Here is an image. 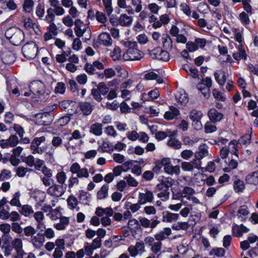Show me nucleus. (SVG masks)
Segmentation results:
<instances>
[{
  "instance_id": "nucleus-26",
  "label": "nucleus",
  "mask_w": 258,
  "mask_h": 258,
  "mask_svg": "<svg viewBox=\"0 0 258 258\" xmlns=\"http://www.w3.org/2000/svg\"><path fill=\"white\" fill-rule=\"evenodd\" d=\"M90 132L96 136H101L103 133L102 124L98 122L92 124L90 128Z\"/></svg>"
},
{
  "instance_id": "nucleus-48",
  "label": "nucleus",
  "mask_w": 258,
  "mask_h": 258,
  "mask_svg": "<svg viewBox=\"0 0 258 258\" xmlns=\"http://www.w3.org/2000/svg\"><path fill=\"white\" fill-rule=\"evenodd\" d=\"M45 141V138L44 136L35 138L31 143L30 147H39L40 144Z\"/></svg>"
},
{
  "instance_id": "nucleus-3",
  "label": "nucleus",
  "mask_w": 258,
  "mask_h": 258,
  "mask_svg": "<svg viewBox=\"0 0 258 258\" xmlns=\"http://www.w3.org/2000/svg\"><path fill=\"white\" fill-rule=\"evenodd\" d=\"M5 36L11 43L18 46L24 40V34L23 31L17 27H11L5 32Z\"/></svg>"
},
{
  "instance_id": "nucleus-46",
  "label": "nucleus",
  "mask_w": 258,
  "mask_h": 258,
  "mask_svg": "<svg viewBox=\"0 0 258 258\" xmlns=\"http://www.w3.org/2000/svg\"><path fill=\"white\" fill-rule=\"evenodd\" d=\"M12 177V172L7 169H3L0 173V181L9 179Z\"/></svg>"
},
{
  "instance_id": "nucleus-39",
  "label": "nucleus",
  "mask_w": 258,
  "mask_h": 258,
  "mask_svg": "<svg viewBox=\"0 0 258 258\" xmlns=\"http://www.w3.org/2000/svg\"><path fill=\"white\" fill-rule=\"evenodd\" d=\"M164 169L166 172L170 174H178L180 173V167L178 165L175 166H172L170 165H167L164 167Z\"/></svg>"
},
{
  "instance_id": "nucleus-38",
  "label": "nucleus",
  "mask_w": 258,
  "mask_h": 258,
  "mask_svg": "<svg viewBox=\"0 0 258 258\" xmlns=\"http://www.w3.org/2000/svg\"><path fill=\"white\" fill-rule=\"evenodd\" d=\"M167 145L174 149H179L181 148V142L175 138H172L168 141Z\"/></svg>"
},
{
  "instance_id": "nucleus-47",
  "label": "nucleus",
  "mask_w": 258,
  "mask_h": 258,
  "mask_svg": "<svg viewBox=\"0 0 258 258\" xmlns=\"http://www.w3.org/2000/svg\"><path fill=\"white\" fill-rule=\"evenodd\" d=\"M245 186L243 181L237 180L234 181V188L236 192H241L244 189Z\"/></svg>"
},
{
  "instance_id": "nucleus-43",
  "label": "nucleus",
  "mask_w": 258,
  "mask_h": 258,
  "mask_svg": "<svg viewBox=\"0 0 258 258\" xmlns=\"http://www.w3.org/2000/svg\"><path fill=\"white\" fill-rule=\"evenodd\" d=\"M103 5L105 7V11L108 16H110L113 11L111 0H102Z\"/></svg>"
},
{
  "instance_id": "nucleus-14",
  "label": "nucleus",
  "mask_w": 258,
  "mask_h": 258,
  "mask_svg": "<svg viewBox=\"0 0 258 258\" xmlns=\"http://www.w3.org/2000/svg\"><path fill=\"white\" fill-rule=\"evenodd\" d=\"M98 41L100 44L106 47H109L112 44V39L110 34L106 32L101 33L98 37Z\"/></svg>"
},
{
  "instance_id": "nucleus-31",
  "label": "nucleus",
  "mask_w": 258,
  "mask_h": 258,
  "mask_svg": "<svg viewBox=\"0 0 258 258\" xmlns=\"http://www.w3.org/2000/svg\"><path fill=\"white\" fill-rule=\"evenodd\" d=\"M75 24L76 26L75 28V31L76 35L79 37L83 36V34L86 31L87 28H81V25H83V23L79 19L75 21Z\"/></svg>"
},
{
  "instance_id": "nucleus-45",
  "label": "nucleus",
  "mask_w": 258,
  "mask_h": 258,
  "mask_svg": "<svg viewBox=\"0 0 258 258\" xmlns=\"http://www.w3.org/2000/svg\"><path fill=\"white\" fill-rule=\"evenodd\" d=\"M21 214L25 216H29L30 214L34 213V211L31 206L28 205H25L22 207Z\"/></svg>"
},
{
  "instance_id": "nucleus-5",
  "label": "nucleus",
  "mask_w": 258,
  "mask_h": 258,
  "mask_svg": "<svg viewBox=\"0 0 258 258\" xmlns=\"http://www.w3.org/2000/svg\"><path fill=\"white\" fill-rule=\"evenodd\" d=\"M22 51L25 58L31 59L36 57L38 53V48L34 42H30L22 47Z\"/></svg>"
},
{
  "instance_id": "nucleus-36",
  "label": "nucleus",
  "mask_w": 258,
  "mask_h": 258,
  "mask_svg": "<svg viewBox=\"0 0 258 258\" xmlns=\"http://www.w3.org/2000/svg\"><path fill=\"white\" fill-rule=\"evenodd\" d=\"M245 179L250 184H258V170L248 175Z\"/></svg>"
},
{
  "instance_id": "nucleus-34",
  "label": "nucleus",
  "mask_w": 258,
  "mask_h": 258,
  "mask_svg": "<svg viewBox=\"0 0 258 258\" xmlns=\"http://www.w3.org/2000/svg\"><path fill=\"white\" fill-rule=\"evenodd\" d=\"M247 108L249 110H253L251 113L252 116L258 117V106L255 101L250 100L248 103Z\"/></svg>"
},
{
  "instance_id": "nucleus-1",
  "label": "nucleus",
  "mask_w": 258,
  "mask_h": 258,
  "mask_svg": "<svg viewBox=\"0 0 258 258\" xmlns=\"http://www.w3.org/2000/svg\"><path fill=\"white\" fill-rule=\"evenodd\" d=\"M31 92L41 101H45L48 98L50 91L46 89L44 84L40 81L32 82L29 85Z\"/></svg>"
},
{
  "instance_id": "nucleus-25",
  "label": "nucleus",
  "mask_w": 258,
  "mask_h": 258,
  "mask_svg": "<svg viewBox=\"0 0 258 258\" xmlns=\"http://www.w3.org/2000/svg\"><path fill=\"white\" fill-rule=\"evenodd\" d=\"M161 39L164 48L168 50H171L172 48L173 41L169 35L163 34Z\"/></svg>"
},
{
  "instance_id": "nucleus-4",
  "label": "nucleus",
  "mask_w": 258,
  "mask_h": 258,
  "mask_svg": "<svg viewBox=\"0 0 258 258\" xmlns=\"http://www.w3.org/2000/svg\"><path fill=\"white\" fill-rule=\"evenodd\" d=\"M170 185V183L167 180H163L158 184L156 186V190L159 192L158 193L157 197L163 201L168 200L170 195L169 187Z\"/></svg>"
},
{
  "instance_id": "nucleus-8",
  "label": "nucleus",
  "mask_w": 258,
  "mask_h": 258,
  "mask_svg": "<svg viewBox=\"0 0 258 258\" xmlns=\"http://www.w3.org/2000/svg\"><path fill=\"white\" fill-rule=\"evenodd\" d=\"M12 247L14 249L16 255L15 258H23L26 254L24 251L22 240L20 238H15L11 242Z\"/></svg>"
},
{
  "instance_id": "nucleus-62",
  "label": "nucleus",
  "mask_w": 258,
  "mask_h": 258,
  "mask_svg": "<svg viewBox=\"0 0 258 258\" xmlns=\"http://www.w3.org/2000/svg\"><path fill=\"white\" fill-rule=\"evenodd\" d=\"M8 140L9 142V145H10V147H15L19 142L18 137L15 135L10 136Z\"/></svg>"
},
{
  "instance_id": "nucleus-44",
  "label": "nucleus",
  "mask_w": 258,
  "mask_h": 258,
  "mask_svg": "<svg viewBox=\"0 0 258 258\" xmlns=\"http://www.w3.org/2000/svg\"><path fill=\"white\" fill-rule=\"evenodd\" d=\"M31 169H28L24 166H20L15 169L17 175L20 177L25 176L27 172L31 171Z\"/></svg>"
},
{
  "instance_id": "nucleus-53",
  "label": "nucleus",
  "mask_w": 258,
  "mask_h": 258,
  "mask_svg": "<svg viewBox=\"0 0 258 258\" xmlns=\"http://www.w3.org/2000/svg\"><path fill=\"white\" fill-rule=\"evenodd\" d=\"M251 135L250 134H246L242 137L238 141V143L241 145H247L250 143Z\"/></svg>"
},
{
  "instance_id": "nucleus-61",
  "label": "nucleus",
  "mask_w": 258,
  "mask_h": 258,
  "mask_svg": "<svg viewBox=\"0 0 258 258\" xmlns=\"http://www.w3.org/2000/svg\"><path fill=\"white\" fill-rule=\"evenodd\" d=\"M57 181L62 185L66 180V175L64 172H60L57 173L56 175Z\"/></svg>"
},
{
  "instance_id": "nucleus-40",
  "label": "nucleus",
  "mask_w": 258,
  "mask_h": 258,
  "mask_svg": "<svg viewBox=\"0 0 258 258\" xmlns=\"http://www.w3.org/2000/svg\"><path fill=\"white\" fill-rule=\"evenodd\" d=\"M47 15L44 18V20L50 23L53 22L55 19V13L53 9L52 8H49L47 10Z\"/></svg>"
},
{
  "instance_id": "nucleus-52",
  "label": "nucleus",
  "mask_w": 258,
  "mask_h": 258,
  "mask_svg": "<svg viewBox=\"0 0 258 258\" xmlns=\"http://www.w3.org/2000/svg\"><path fill=\"white\" fill-rule=\"evenodd\" d=\"M97 89L100 94L103 95H106L109 91V88L104 82H100L97 85Z\"/></svg>"
},
{
  "instance_id": "nucleus-41",
  "label": "nucleus",
  "mask_w": 258,
  "mask_h": 258,
  "mask_svg": "<svg viewBox=\"0 0 258 258\" xmlns=\"http://www.w3.org/2000/svg\"><path fill=\"white\" fill-rule=\"evenodd\" d=\"M24 235L26 237H31V238L34 236L37 232V230L32 226H28L25 227L23 229Z\"/></svg>"
},
{
  "instance_id": "nucleus-17",
  "label": "nucleus",
  "mask_w": 258,
  "mask_h": 258,
  "mask_svg": "<svg viewBox=\"0 0 258 258\" xmlns=\"http://www.w3.org/2000/svg\"><path fill=\"white\" fill-rule=\"evenodd\" d=\"M227 73L224 70L217 71L214 73L215 79L217 83L223 86L227 80Z\"/></svg>"
},
{
  "instance_id": "nucleus-54",
  "label": "nucleus",
  "mask_w": 258,
  "mask_h": 258,
  "mask_svg": "<svg viewBox=\"0 0 258 258\" xmlns=\"http://www.w3.org/2000/svg\"><path fill=\"white\" fill-rule=\"evenodd\" d=\"M105 133L109 136L115 138L117 136V133L113 126H108L105 128Z\"/></svg>"
},
{
  "instance_id": "nucleus-56",
  "label": "nucleus",
  "mask_w": 258,
  "mask_h": 258,
  "mask_svg": "<svg viewBox=\"0 0 258 258\" xmlns=\"http://www.w3.org/2000/svg\"><path fill=\"white\" fill-rule=\"evenodd\" d=\"M44 8L40 4H39L36 9V14L37 16L40 19L44 20Z\"/></svg>"
},
{
  "instance_id": "nucleus-29",
  "label": "nucleus",
  "mask_w": 258,
  "mask_h": 258,
  "mask_svg": "<svg viewBox=\"0 0 258 258\" xmlns=\"http://www.w3.org/2000/svg\"><path fill=\"white\" fill-rule=\"evenodd\" d=\"M132 22V17L127 16L126 14L121 15L118 20L119 24L122 26H129L131 25Z\"/></svg>"
},
{
  "instance_id": "nucleus-64",
  "label": "nucleus",
  "mask_w": 258,
  "mask_h": 258,
  "mask_svg": "<svg viewBox=\"0 0 258 258\" xmlns=\"http://www.w3.org/2000/svg\"><path fill=\"white\" fill-rule=\"evenodd\" d=\"M139 134L135 131L128 132L126 134V137L132 141H135L139 138Z\"/></svg>"
},
{
  "instance_id": "nucleus-59",
  "label": "nucleus",
  "mask_w": 258,
  "mask_h": 258,
  "mask_svg": "<svg viewBox=\"0 0 258 258\" xmlns=\"http://www.w3.org/2000/svg\"><path fill=\"white\" fill-rule=\"evenodd\" d=\"M233 57L236 60H240L241 58L246 59V54L244 50H240L239 52L233 53Z\"/></svg>"
},
{
  "instance_id": "nucleus-12",
  "label": "nucleus",
  "mask_w": 258,
  "mask_h": 258,
  "mask_svg": "<svg viewBox=\"0 0 258 258\" xmlns=\"http://www.w3.org/2000/svg\"><path fill=\"white\" fill-rule=\"evenodd\" d=\"M45 242L44 235L40 232L37 233L31 238L30 242L36 249H40Z\"/></svg>"
},
{
  "instance_id": "nucleus-23",
  "label": "nucleus",
  "mask_w": 258,
  "mask_h": 258,
  "mask_svg": "<svg viewBox=\"0 0 258 258\" xmlns=\"http://www.w3.org/2000/svg\"><path fill=\"white\" fill-rule=\"evenodd\" d=\"M114 212L113 209L110 207L106 208H102L97 207L96 209L95 214L98 217H104V215L108 216H111L113 215Z\"/></svg>"
},
{
  "instance_id": "nucleus-6",
  "label": "nucleus",
  "mask_w": 258,
  "mask_h": 258,
  "mask_svg": "<svg viewBox=\"0 0 258 258\" xmlns=\"http://www.w3.org/2000/svg\"><path fill=\"white\" fill-rule=\"evenodd\" d=\"M189 118L192 120V125L196 130H200L203 125L201 120L203 116V114L201 111L193 109L189 114Z\"/></svg>"
},
{
  "instance_id": "nucleus-51",
  "label": "nucleus",
  "mask_w": 258,
  "mask_h": 258,
  "mask_svg": "<svg viewBox=\"0 0 258 258\" xmlns=\"http://www.w3.org/2000/svg\"><path fill=\"white\" fill-rule=\"evenodd\" d=\"M225 253V250L223 248H213L210 252V255H212L213 254H215V255L221 257L224 255Z\"/></svg>"
},
{
  "instance_id": "nucleus-60",
  "label": "nucleus",
  "mask_w": 258,
  "mask_h": 258,
  "mask_svg": "<svg viewBox=\"0 0 258 258\" xmlns=\"http://www.w3.org/2000/svg\"><path fill=\"white\" fill-rule=\"evenodd\" d=\"M67 202L69 206L72 209H75L78 204L77 199L74 196L69 197Z\"/></svg>"
},
{
  "instance_id": "nucleus-27",
  "label": "nucleus",
  "mask_w": 258,
  "mask_h": 258,
  "mask_svg": "<svg viewBox=\"0 0 258 258\" xmlns=\"http://www.w3.org/2000/svg\"><path fill=\"white\" fill-rule=\"evenodd\" d=\"M182 69L184 70L189 75L193 78H199L198 69L192 68L186 64L182 66Z\"/></svg>"
},
{
  "instance_id": "nucleus-22",
  "label": "nucleus",
  "mask_w": 258,
  "mask_h": 258,
  "mask_svg": "<svg viewBox=\"0 0 258 258\" xmlns=\"http://www.w3.org/2000/svg\"><path fill=\"white\" fill-rule=\"evenodd\" d=\"M162 221L165 222L171 223L178 220L179 216L176 213H172L168 212H164L162 213Z\"/></svg>"
},
{
  "instance_id": "nucleus-16",
  "label": "nucleus",
  "mask_w": 258,
  "mask_h": 258,
  "mask_svg": "<svg viewBox=\"0 0 258 258\" xmlns=\"http://www.w3.org/2000/svg\"><path fill=\"white\" fill-rule=\"evenodd\" d=\"M2 59L4 63L10 65L15 61L16 56L13 52L7 50L3 53Z\"/></svg>"
},
{
  "instance_id": "nucleus-7",
  "label": "nucleus",
  "mask_w": 258,
  "mask_h": 258,
  "mask_svg": "<svg viewBox=\"0 0 258 258\" xmlns=\"http://www.w3.org/2000/svg\"><path fill=\"white\" fill-rule=\"evenodd\" d=\"M150 56L153 59H158L165 61L169 60V53L166 50L162 49L160 47H158L154 48L149 52Z\"/></svg>"
},
{
  "instance_id": "nucleus-42",
  "label": "nucleus",
  "mask_w": 258,
  "mask_h": 258,
  "mask_svg": "<svg viewBox=\"0 0 258 258\" xmlns=\"http://www.w3.org/2000/svg\"><path fill=\"white\" fill-rule=\"evenodd\" d=\"M34 7V1L33 0H25L23 5L24 10L27 13H31Z\"/></svg>"
},
{
  "instance_id": "nucleus-57",
  "label": "nucleus",
  "mask_w": 258,
  "mask_h": 258,
  "mask_svg": "<svg viewBox=\"0 0 258 258\" xmlns=\"http://www.w3.org/2000/svg\"><path fill=\"white\" fill-rule=\"evenodd\" d=\"M48 215H49L50 218L52 220L56 221L57 219H59L61 216V214L59 212V210L56 209L55 210H53L50 213L48 214Z\"/></svg>"
},
{
  "instance_id": "nucleus-15",
  "label": "nucleus",
  "mask_w": 258,
  "mask_h": 258,
  "mask_svg": "<svg viewBox=\"0 0 258 258\" xmlns=\"http://www.w3.org/2000/svg\"><path fill=\"white\" fill-rule=\"evenodd\" d=\"M76 103L70 100H63L59 103V107L67 111L69 114H73L74 112L73 108H76Z\"/></svg>"
},
{
  "instance_id": "nucleus-30",
  "label": "nucleus",
  "mask_w": 258,
  "mask_h": 258,
  "mask_svg": "<svg viewBox=\"0 0 258 258\" xmlns=\"http://www.w3.org/2000/svg\"><path fill=\"white\" fill-rule=\"evenodd\" d=\"M80 108L83 113L85 115L90 114L93 110L92 106L87 102L80 103Z\"/></svg>"
},
{
  "instance_id": "nucleus-18",
  "label": "nucleus",
  "mask_w": 258,
  "mask_h": 258,
  "mask_svg": "<svg viewBox=\"0 0 258 258\" xmlns=\"http://www.w3.org/2000/svg\"><path fill=\"white\" fill-rule=\"evenodd\" d=\"M70 219L69 217L61 216L59 218L58 222L54 224V227L58 230H64L69 225Z\"/></svg>"
},
{
  "instance_id": "nucleus-35",
  "label": "nucleus",
  "mask_w": 258,
  "mask_h": 258,
  "mask_svg": "<svg viewBox=\"0 0 258 258\" xmlns=\"http://www.w3.org/2000/svg\"><path fill=\"white\" fill-rule=\"evenodd\" d=\"M175 98L176 101L181 105H184L188 101L187 95L185 93H177L175 94Z\"/></svg>"
},
{
  "instance_id": "nucleus-58",
  "label": "nucleus",
  "mask_w": 258,
  "mask_h": 258,
  "mask_svg": "<svg viewBox=\"0 0 258 258\" xmlns=\"http://www.w3.org/2000/svg\"><path fill=\"white\" fill-rule=\"evenodd\" d=\"M102 150L103 152L111 153L113 151V148L109 142H104L102 143Z\"/></svg>"
},
{
  "instance_id": "nucleus-37",
  "label": "nucleus",
  "mask_w": 258,
  "mask_h": 258,
  "mask_svg": "<svg viewBox=\"0 0 258 258\" xmlns=\"http://www.w3.org/2000/svg\"><path fill=\"white\" fill-rule=\"evenodd\" d=\"M21 196V193L19 191L15 192L13 195V198L10 202V204L12 206H16L17 207H21V204L20 201V197Z\"/></svg>"
},
{
  "instance_id": "nucleus-2",
  "label": "nucleus",
  "mask_w": 258,
  "mask_h": 258,
  "mask_svg": "<svg viewBox=\"0 0 258 258\" xmlns=\"http://www.w3.org/2000/svg\"><path fill=\"white\" fill-rule=\"evenodd\" d=\"M126 44L128 48L123 54V58L125 60H140L144 57V53L137 48L138 44L136 42L128 41Z\"/></svg>"
},
{
  "instance_id": "nucleus-63",
  "label": "nucleus",
  "mask_w": 258,
  "mask_h": 258,
  "mask_svg": "<svg viewBox=\"0 0 258 258\" xmlns=\"http://www.w3.org/2000/svg\"><path fill=\"white\" fill-rule=\"evenodd\" d=\"M121 49L119 47H115L111 53V56L114 60L118 59L121 56Z\"/></svg>"
},
{
  "instance_id": "nucleus-28",
  "label": "nucleus",
  "mask_w": 258,
  "mask_h": 258,
  "mask_svg": "<svg viewBox=\"0 0 258 258\" xmlns=\"http://www.w3.org/2000/svg\"><path fill=\"white\" fill-rule=\"evenodd\" d=\"M143 205L139 201L137 203H132L131 202H126L125 207L127 210H130L131 212L135 213L139 211Z\"/></svg>"
},
{
  "instance_id": "nucleus-13",
  "label": "nucleus",
  "mask_w": 258,
  "mask_h": 258,
  "mask_svg": "<svg viewBox=\"0 0 258 258\" xmlns=\"http://www.w3.org/2000/svg\"><path fill=\"white\" fill-rule=\"evenodd\" d=\"M208 116L212 122L215 123L223 118V114L215 108H212L208 111Z\"/></svg>"
},
{
  "instance_id": "nucleus-9",
  "label": "nucleus",
  "mask_w": 258,
  "mask_h": 258,
  "mask_svg": "<svg viewBox=\"0 0 258 258\" xmlns=\"http://www.w3.org/2000/svg\"><path fill=\"white\" fill-rule=\"evenodd\" d=\"M127 251L133 257L141 254L145 251L144 243L143 241L137 242L135 245L128 247Z\"/></svg>"
},
{
  "instance_id": "nucleus-10",
  "label": "nucleus",
  "mask_w": 258,
  "mask_h": 258,
  "mask_svg": "<svg viewBox=\"0 0 258 258\" xmlns=\"http://www.w3.org/2000/svg\"><path fill=\"white\" fill-rule=\"evenodd\" d=\"M154 198L152 191L145 189L144 192H140L138 196V201L143 205L147 203H151Z\"/></svg>"
},
{
  "instance_id": "nucleus-19",
  "label": "nucleus",
  "mask_w": 258,
  "mask_h": 258,
  "mask_svg": "<svg viewBox=\"0 0 258 258\" xmlns=\"http://www.w3.org/2000/svg\"><path fill=\"white\" fill-rule=\"evenodd\" d=\"M180 112L178 109L173 106L169 107V110L165 112L164 117L167 120H171L179 115Z\"/></svg>"
},
{
  "instance_id": "nucleus-32",
  "label": "nucleus",
  "mask_w": 258,
  "mask_h": 258,
  "mask_svg": "<svg viewBox=\"0 0 258 258\" xmlns=\"http://www.w3.org/2000/svg\"><path fill=\"white\" fill-rule=\"evenodd\" d=\"M108 189L109 186L108 184L103 185L97 192V197L98 199L102 200L105 199L108 196Z\"/></svg>"
},
{
  "instance_id": "nucleus-20",
  "label": "nucleus",
  "mask_w": 258,
  "mask_h": 258,
  "mask_svg": "<svg viewBox=\"0 0 258 258\" xmlns=\"http://www.w3.org/2000/svg\"><path fill=\"white\" fill-rule=\"evenodd\" d=\"M248 214L249 211L247 206L243 205L239 208L236 216L240 221L243 222L245 220L246 217Z\"/></svg>"
},
{
  "instance_id": "nucleus-11",
  "label": "nucleus",
  "mask_w": 258,
  "mask_h": 258,
  "mask_svg": "<svg viewBox=\"0 0 258 258\" xmlns=\"http://www.w3.org/2000/svg\"><path fill=\"white\" fill-rule=\"evenodd\" d=\"M65 188L63 185L53 184L50 186L48 188L47 192L49 195L56 197H61L65 191Z\"/></svg>"
},
{
  "instance_id": "nucleus-49",
  "label": "nucleus",
  "mask_w": 258,
  "mask_h": 258,
  "mask_svg": "<svg viewBox=\"0 0 258 258\" xmlns=\"http://www.w3.org/2000/svg\"><path fill=\"white\" fill-rule=\"evenodd\" d=\"M128 227L132 230H135L136 229H138L140 227L139 221L136 219H132L128 221Z\"/></svg>"
},
{
  "instance_id": "nucleus-55",
  "label": "nucleus",
  "mask_w": 258,
  "mask_h": 258,
  "mask_svg": "<svg viewBox=\"0 0 258 258\" xmlns=\"http://www.w3.org/2000/svg\"><path fill=\"white\" fill-rule=\"evenodd\" d=\"M124 179L126 180L127 183L129 186L136 187L139 184L138 182L131 175L126 176Z\"/></svg>"
},
{
  "instance_id": "nucleus-50",
  "label": "nucleus",
  "mask_w": 258,
  "mask_h": 258,
  "mask_svg": "<svg viewBox=\"0 0 258 258\" xmlns=\"http://www.w3.org/2000/svg\"><path fill=\"white\" fill-rule=\"evenodd\" d=\"M199 141V139L197 138H192L191 139L188 136L184 137L183 138V143L185 145L192 146L195 143Z\"/></svg>"
},
{
  "instance_id": "nucleus-21",
  "label": "nucleus",
  "mask_w": 258,
  "mask_h": 258,
  "mask_svg": "<svg viewBox=\"0 0 258 258\" xmlns=\"http://www.w3.org/2000/svg\"><path fill=\"white\" fill-rule=\"evenodd\" d=\"M208 147L205 144L201 145L199 148V151L196 152L195 154V157L197 159L201 160L205 157L208 156Z\"/></svg>"
},
{
  "instance_id": "nucleus-24",
  "label": "nucleus",
  "mask_w": 258,
  "mask_h": 258,
  "mask_svg": "<svg viewBox=\"0 0 258 258\" xmlns=\"http://www.w3.org/2000/svg\"><path fill=\"white\" fill-rule=\"evenodd\" d=\"M171 234V229L170 228H165L163 231L157 233L154 237L157 240L160 241L167 238Z\"/></svg>"
},
{
  "instance_id": "nucleus-33",
  "label": "nucleus",
  "mask_w": 258,
  "mask_h": 258,
  "mask_svg": "<svg viewBox=\"0 0 258 258\" xmlns=\"http://www.w3.org/2000/svg\"><path fill=\"white\" fill-rule=\"evenodd\" d=\"M145 79L146 80H156L159 84H161L163 82V79L153 72H150L146 74L145 75Z\"/></svg>"
}]
</instances>
